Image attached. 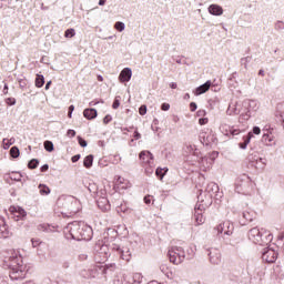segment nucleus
I'll return each mask as SVG.
<instances>
[{
  "label": "nucleus",
  "mask_w": 284,
  "mask_h": 284,
  "mask_svg": "<svg viewBox=\"0 0 284 284\" xmlns=\"http://www.w3.org/2000/svg\"><path fill=\"white\" fill-rule=\"evenodd\" d=\"M186 152L189 154H193L194 156H199V149H196V145L187 144Z\"/></svg>",
  "instance_id": "32"
},
{
  "label": "nucleus",
  "mask_w": 284,
  "mask_h": 284,
  "mask_svg": "<svg viewBox=\"0 0 284 284\" xmlns=\"http://www.w3.org/2000/svg\"><path fill=\"white\" fill-rule=\"evenodd\" d=\"M29 170H37L39 168V160L32 159L28 163Z\"/></svg>",
  "instance_id": "37"
},
{
  "label": "nucleus",
  "mask_w": 284,
  "mask_h": 284,
  "mask_svg": "<svg viewBox=\"0 0 284 284\" xmlns=\"http://www.w3.org/2000/svg\"><path fill=\"white\" fill-rule=\"evenodd\" d=\"M144 203H145L146 205H150V203H152V195H145V196H144Z\"/></svg>",
  "instance_id": "57"
},
{
  "label": "nucleus",
  "mask_w": 284,
  "mask_h": 284,
  "mask_svg": "<svg viewBox=\"0 0 284 284\" xmlns=\"http://www.w3.org/2000/svg\"><path fill=\"white\" fill-rule=\"evenodd\" d=\"M219 103H221V100H219V98H213L209 100V105L212 110H214V108L219 106Z\"/></svg>",
  "instance_id": "38"
},
{
  "label": "nucleus",
  "mask_w": 284,
  "mask_h": 284,
  "mask_svg": "<svg viewBox=\"0 0 284 284\" xmlns=\"http://www.w3.org/2000/svg\"><path fill=\"white\" fill-rule=\"evenodd\" d=\"M195 254L196 253L194 252V248H192V247L186 248V251H185V260L186 261H192V258H194Z\"/></svg>",
  "instance_id": "33"
},
{
  "label": "nucleus",
  "mask_w": 284,
  "mask_h": 284,
  "mask_svg": "<svg viewBox=\"0 0 284 284\" xmlns=\"http://www.w3.org/2000/svg\"><path fill=\"white\" fill-rule=\"evenodd\" d=\"M70 265H71L70 261H63L62 262V268L63 270H70Z\"/></svg>",
  "instance_id": "55"
},
{
  "label": "nucleus",
  "mask_w": 284,
  "mask_h": 284,
  "mask_svg": "<svg viewBox=\"0 0 284 284\" xmlns=\"http://www.w3.org/2000/svg\"><path fill=\"white\" fill-rule=\"evenodd\" d=\"M80 159H81V154H75L71 158V161H72V163H77V162H79Z\"/></svg>",
  "instance_id": "58"
},
{
  "label": "nucleus",
  "mask_w": 284,
  "mask_h": 284,
  "mask_svg": "<svg viewBox=\"0 0 284 284\" xmlns=\"http://www.w3.org/2000/svg\"><path fill=\"white\" fill-rule=\"evenodd\" d=\"M20 155H21V151H19V146H12L10 149L11 159H19Z\"/></svg>",
  "instance_id": "31"
},
{
  "label": "nucleus",
  "mask_w": 284,
  "mask_h": 284,
  "mask_svg": "<svg viewBox=\"0 0 284 284\" xmlns=\"http://www.w3.org/2000/svg\"><path fill=\"white\" fill-rule=\"evenodd\" d=\"M230 134H232V136H236V135L241 134V131L239 129H231Z\"/></svg>",
  "instance_id": "56"
},
{
  "label": "nucleus",
  "mask_w": 284,
  "mask_h": 284,
  "mask_svg": "<svg viewBox=\"0 0 284 284\" xmlns=\"http://www.w3.org/2000/svg\"><path fill=\"white\" fill-rule=\"evenodd\" d=\"M197 201L201 204L195 205L194 219H195L196 225H203V223H205V217L203 216V210H205L206 207H210V205H212V202L210 200V195H209V200L205 201V199H203L202 192L197 195Z\"/></svg>",
  "instance_id": "5"
},
{
  "label": "nucleus",
  "mask_w": 284,
  "mask_h": 284,
  "mask_svg": "<svg viewBox=\"0 0 284 284\" xmlns=\"http://www.w3.org/2000/svg\"><path fill=\"white\" fill-rule=\"evenodd\" d=\"M214 194H215V196H219V184L211 182L207 184V186L205 189V193H204L205 200L204 201H209V199H210L212 202V196H214Z\"/></svg>",
  "instance_id": "11"
},
{
  "label": "nucleus",
  "mask_w": 284,
  "mask_h": 284,
  "mask_svg": "<svg viewBox=\"0 0 284 284\" xmlns=\"http://www.w3.org/2000/svg\"><path fill=\"white\" fill-rule=\"evenodd\" d=\"M112 121V115L108 114L103 118L104 125H108Z\"/></svg>",
  "instance_id": "51"
},
{
  "label": "nucleus",
  "mask_w": 284,
  "mask_h": 284,
  "mask_svg": "<svg viewBox=\"0 0 284 284\" xmlns=\"http://www.w3.org/2000/svg\"><path fill=\"white\" fill-rule=\"evenodd\" d=\"M31 243H32V246H33V247H39V245H41V240H39V239H38V240L32 239V240H31Z\"/></svg>",
  "instance_id": "54"
},
{
  "label": "nucleus",
  "mask_w": 284,
  "mask_h": 284,
  "mask_svg": "<svg viewBox=\"0 0 284 284\" xmlns=\"http://www.w3.org/2000/svg\"><path fill=\"white\" fill-rule=\"evenodd\" d=\"M154 173V169H152V166H148L146 169H145V174L148 175V176H150V174H153Z\"/></svg>",
  "instance_id": "60"
},
{
  "label": "nucleus",
  "mask_w": 284,
  "mask_h": 284,
  "mask_svg": "<svg viewBox=\"0 0 284 284\" xmlns=\"http://www.w3.org/2000/svg\"><path fill=\"white\" fill-rule=\"evenodd\" d=\"M43 85H45V78L41 74H37L36 88H43Z\"/></svg>",
  "instance_id": "28"
},
{
  "label": "nucleus",
  "mask_w": 284,
  "mask_h": 284,
  "mask_svg": "<svg viewBox=\"0 0 284 284\" xmlns=\"http://www.w3.org/2000/svg\"><path fill=\"white\" fill-rule=\"evenodd\" d=\"M170 263L181 265L185 261V250L181 246H173L168 252Z\"/></svg>",
  "instance_id": "7"
},
{
  "label": "nucleus",
  "mask_w": 284,
  "mask_h": 284,
  "mask_svg": "<svg viewBox=\"0 0 284 284\" xmlns=\"http://www.w3.org/2000/svg\"><path fill=\"white\" fill-rule=\"evenodd\" d=\"M217 234H224L225 236H232L234 234V224L230 221H224L215 227Z\"/></svg>",
  "instance_id": "9"
},
{
  "label": "nucleus",
  "mask_w": 284,
  "mask_h": 284,
  "mask_svg": "<svg viewBox=\"0 0 284 284\" xmlns=\"http://www.w3.org/2000/svg\"><path fill=\"white\" fill-rule=\"evenodd\" d=\"M200 141L202 144L204 145H212V143H216V136H214V134L210 133V134H206V133H202L200 135Z\"/></svg>",
  "instance_id": "16"
},
{
  "label": "nucleus",
  "mask_w": 284,
  "mask_h": 284,
  "mask_svg": "<svg viewBox=\"0 0 284 284\" xmlns=\"http://www.w3.org/2000/svg\"><path fill=\"white\" fill-rule=\"evenodd\" d=\"M168 172V169H161V168H158L155 170V175L158 176V179H163V176H165V173Z\"/></svg>",
  "instance_id": "39"
},
{
  "label": "nucleus",
  "mask_w": 284,
  "mask_h": 284,
  "mask_svg": "<svg viewBox=\"0 0 284 284\" xmlns=\"http://www.w3.org/2000/svg\"><path fill=\"white\" fill-rule=\"evenodd\" d=\"M212 88V81L207 80L204 84L197 87L194 91L195 97H201V94H205L207 90Z\"/></svg>",
  "instance_id": "19"
},
{
  "label": "nucleus",
  "mask_w": 284,
  "mask_h": 284,
  "mask_svg": "<svg viewBox=\"0 0 284 284\" xmlns=\"http://www.w3.org/2000/svg\"><path fill=\"white\" fill-rule=\"evenodd\" d=\"M12 233L8 229V224H6V220L0 219V239H10Z\"/></svg>",
  "instance_id": "14"
},
{
  "label": "nucleus",
  "mask_w": 284,
  "mask_h": 284,
  "mask_svg": "<svg viewBox=\"0 0 284 284\" xmlns=\"http://www.w3.org/2000/svg\"><path fill=\"white\" fill-rule=\"evenodd\" d=\"M252 61V57L247 55L241 59V65H244L245 70H247V63Z\"/></svg>",
  "instance_id": "41"
},
{
  "label": "nucleus",
  "mask_w": 284,
  "mask_h": 284,
  "mask_svg": "<svg viewBox=\"0 0 284 284\" xmlns=\"http://www.w3.org/2000/svg\"><path fill=\"white\" fill-rule=\"evenodd\" d=\"M276 258H278V253L273 248L266 247L262 252V261L264 263H276Z\"/></svg>",
  "instance_id": "10"
},
{
  "label": "nucleus",
  "mask_w": 284,
  "mask_h": 284,
  "mask_svg": "<svg viewBox=\"0 0 284 284\" xmlns=\"http://www.w3.org/2000/svg\"><path fill=\"white\" fill-rule=\"evenodd\" d=\"M247 236L252 243H255V245H270L274 239V235H272L270 231L264 227L258 229V226L251 229Z\"/></svg>",
  "instance_id": "3"
},
{
  "label": "nucleus",
  "mask_w": 284,
  "mask_h": 284,
  "mask_svg": "<svg viewBox=\"0 0 284 284\" xmlns=\"http://www.w3.org/2000/svg\"><path fill=\"white\" fill-rule=\"evenodd\" d=\"M275 30L278 32L281 30H284V22L281 20H277L274 24Z\"/></svg>",
  "instance_id": "43"
},
{
  "label": "nucleus",
  "mask_w": 284,
  "mask_h": 284,
  "mask_svg": "<svg viewBox=\"0 0 284 284\" xmlns=\"http://www.w3.org/2000/svg\"><path fill=\"white\" fill-rule=\"evenodd\" d=\"M120 105H121V101L119 100V97H116L113 101L112 108L113 110H119Z\"/></svg>",
  "instance_id": "47"
},
{
  "label": "nucleus",
  "mask_w": 284,
  "mask_h": 284,
  "mask_svg": "<svg viewBox=\"0 0 284 284\" xmlns=\"http://www.w3.org/2000/svg\"><path fill=\"white\" fill-rule=\"evenodd\" d=\"M39 190H40V194L41 196H48V194H50V187L45 184H39Z\"/></svg>",
  "instance_id": "30"
},
{
  "label": "nucleus",
  "mask_w": 284,
  "mask_h": 284,
  "mask_svg": "<svg viewBox=\"0 0 284 284\" xmlns=\"http://www.w3.org/2000/svg\"><path fill=\"white\" fill-rule=\"evenodd\" d=\"M196 104H195V102H191L190 103V110H191V112H196Z\"/></svg>",
  "instance_id": "63"
},
{
  "label": "nucleus",
  "mask_w": 284,
  "mask_h": 284,
  "mask_svg": "<svg viewBox=\"0 0 284 284\" xmlns=\"http://www.w3.org/2000/svg\"><path fill=\"white\" fill-rule=\"evenodd\" d=\"M83 116L84 119H88V121H92L99 116V113L97 112V109H85L83 111Z\"/></svg>",
  "instance_id": "21"
},
{
  "label": "nucleus",
  "mask_w": 284,
  "mask_h": 284,
  "mask_svg": "<svg viewBox=\"0 0 284 284\" xmlns=\"http://www.w3.org/2000/svg\"><path fill=\"white\" fill-rule=\"evenodd\" d=\"M78 143L81 148H88V141L81 136H78Z\"/></svg>",
  "instance_id": "45"
},
{
  "label": "nucleus",
  "mask_w": 284,
  "mask_h": 284,
  "mask_svg": "<svg viewBox=\"0 0 284 284\" xmlns=\"http://www.w3.org/2000/svg\"><path fill=\"white\" fill-rule=\"evenodd\" d=\"M161 110L163 111V112H168V110H170V103H162L161 104Z\"/></svg>",
  "instance_id": "53"
},
{
  "label": "nucleus",
  "mask_w": 284,
  "mask_h": 284,
  "mask_svg": "<svg viewBox=\"0 0 284 284\" xmlns=\"http://www.w3.org/2000/svg\"><path fill=\"white\" fill-rule=\"evenodd\" d=\"M130 284H133V283H138V284H141L143 283V275L141 273H134L132 275V282H129Z\"/></svg>",
  "instance_id": "29"
},
{
  "label": "nucleus",
  "mask_w": 284,
  "mask_h": 284,
  "mask_svg": "<svg viewBox=\"0 0 284 284\" xmlns=\"http://www.w3.org/2000/svg\"><path fill=\"white\" fill-rule=\"evenodd\" d=\"M199 123H200V125H206V123H207V118H201V119L199 120Z\"/></svg>",
  "instance_id": "64"
},
{
  "label": "nucleus",
  "mask_w": 284,
  "mask_h": 284,
  "mask_svg": "<svg viewBox=\"0 0 284 284\" xmlns=\"http://www.w3.org/2000/svg\"><path fill=\"white\" fill-rule=\"evenodd\" d=\"M59 203H63L65 210H70V205H72V203H74V197H72V196L61 197L59 200Z\"/></svg>",
  "instance_id": "24"
},
{
  "label": "nucleus",
  "mask_w": 284,
  "mask_h": 284,
  "mask_svg": "<svg viewBox=\"0 0 284 284\" xmlns=\"http://www.w3.org/2000/svg\"><path fill=\"white\" fill-rule=\"evenodd\" d=\"M116 211L118 212H122L123 214H130L131 210L130 207H128V204H120L118 207H116Z\"/></svg>",
  "instance_id": "35"
},
{
  "label": "nucleus",
  "mask_w": 284,
  "mask_h": 284,
  "mask_svg": "<svg viewBox=\"0 0 284 284\" xmlns=\"http://www.w3.org/2000/svg\"><path fill=\"white\" fill-rule=\"evenodd\" d=\"M97 204H98L99 210H101L102 212H110V210H111L110 201L106 200V197H100L97 201Z\"/></svg>",
  "instance_id": "18"
},
{
  "label": "nucleus",
  "mask_w": 284,
  "mask_h": 284,
  "mask_svg": "<svg viewBox=\"0 0 284 284\" xmlns=\"http://www.w3.org/2000/svg\"><path fill=\"white\" fill-rule=\"evenodd\" d=\"M10 212L14 219V221H23L26 216H28V212L21 206H11Z\"/></svg>",
  "instance_id": "12"
},
{
  "label": "nucleus",
  "mask_w": 284,
  "mask_h": 284,
  "mask_svg": "<svg viewBox=\"0 0 284 284\" xmlns=\"http://www.w3.org/2000/svg\"><path fill=\"white\" fill-rule=\"evenodd\" d=\"M114 28L118 32H123V30H125V23L118 21L115 22Z\"/></svg>",
  "instance_id": "40"
},
{
  "label": "nucleus",
  "mask_w": 284,
  "mask_h": 284,
  "mask_svg": "<svg viewBox=\"0 0 284 284\" xmlns=\"http://www.w3.org/2000/svg\"><path fill=\"white\" fill-rule=\"evenodd\" d=\"M19 85L21 90H26L28 88V79L23 78L19 80Z\"/></svg>",
  "instance_id": "44"
},
{
  "label": "nucleus",
  "mask_w": 284,
  "mask_h": 284,
  "mask_svg": "<svg viewBox=\"0 0 284 284\" xmlns=\"http://www.w3.org/2000/svg\"><path fill=\"white\" fill-rule=\"evenodd\" d=\"M77 34V32L74 31V29H67L64 32V37L67 39H72V37H74Z\"/></svg>",
  "instance_id": "42"
},
{
  "label": "nucleus",
  "mask_w": 284,
  "mask_h": 284,
  "mask_svg": "<svg viewBox=\"0 0 284 284\" xmlns=\"http://www.w3.org/2000/svg\"><path fill=\"white\" fill-rule=\"evenodd\" d=\"M43 145L47 152H54V143H52V141L47 140L44 141Z\"/></svg>",
  "instance_id": "34"
},
{
  "label": "nucleus",
  "mask_w": 284,
  "mask_h": 284,
  "mask_svg": "<svg viewBox=\"0 0 284 284\" xmlns=\"http://www.w3.org/2000/svg\"><path fill=\"white\" fill-rule=\"evenodd\" d=\"M256 110V101L245 100L242 104L235 103L230 104L227 109V114H241L243 119H250V110Z\"/></svg>",
  "instance_id": "4"
},
{
  "label": "nucleus",
  "mask_w": 284,
  "mask_h": 284,
  "mask_svg": "<svg viewBox=\"0 0 284 284\" xmlns=\"http://www.w3.org/2000/svg\"><path fill=\"white\" fill-rule=\"evenodd\" d=\"M242 216L245 221H247L248 223H252V221H254V219H256V213H254L253 211H251V212L244 211L242 213Z\"/></svg>",
  "instance_id": "27"
},
{
  "label": "nucleus",
  "mask_w": 284,
  "mask_h": 284,
  "mask_svg": "<svg viewBox=\"0 0 284 284\" xmlns=\"http://www.w3.org/2000/svg\"><path fill=\"white\" fill-rule=\"evenodd\" d=\"M48 284H70V282L64 281V280H59V281H50L49 280Z\"/></svg>",
  "instance_id": "48"
},
{
  "label": "nucleus",
  "mask_w": 284,
  "mask_h": 284,
  "mask_svg": "<svg viewBox=\"0 0 284 284\" xmlns=\"http://www.w3.org/2000/svg\"><path fill=\"white\" fill-rule=\"evenodd\" d=\"M94 163V155L89 154L84 158L83 166L87 168V170H90Z\"/></svg>",
  "instance_id": "25"
},
{
  "label": "nucleus",
  "mask_w": 284,
  "mask_h": 284,
  "mask_svg": "<svg viewBox=\"0 0 284 284\" xmlns=\"http://www.w3.org/2000/svg\"><path fill=\"white\" fill-rule=\"evenodd\" d=\"M39 232H47L48 231V224H40L38 225Z\"/></svg>",
  "instance_id": "52"
},
{
  "label": "nucleus",
  "mask_w": 284,
  "mask_h": 284,
  "mask_svg": "<svg viewBox=\"0 0 284 284\" xmlns=\"http://www.w3.org/2000/svg\"><path fill=\"white\" fill-rule=\"evenodd\" d=\"M252 190V180L246 175L243 174L235 181V192L237 194H250V191Z\"/></svg>",
  "instance_id": "6"
},
{
  "label": "nucleus",
  "mask_w": 284,
  "mask_h": 284,
  "mask_svg": "<svg viewBox=\"0 0 284 284\" xmlns=\"http://www.w3.org/2000/svg\"><path fill=\"white\" fill-rule=\"evenodd\" d=\"M139 156L143 165H150L154 161V155L150 151H142Z\"/></svg>",
  "instance_id": "15"
},
{
  "label": "nucleus",
  "mask_w": 284,
  "mask_h": 284,
  "mask_svg": "<svg viewBox=\"0 0 284 284\" xmlns=\"http://www.w3.org/2000/svg\"><path fill=\"white\" fill-rule=\"evenodd\" d=\"M207 252L210 263L219 265V263H221V251H219V248H209Z\"/></svg>",
  "instance_id": "13"
},
{
  "label": "nucleus",
  "mask_w": 284,
  "mask_h": 284,
  "mask_svg": "<svg viewBox=\"0 0 284 284\" xmlns=\"http://www.w3.org/2000/svg\"><path fill=\"white\" fill-rule=\"evenodd\" d=\"M64 233L65 239L73 241H92L93 231L92 226L83 222H72L67 225Z\"/></svg>",
  "instance_id": "2"
},
{
  "label": "nucleus",
  "mask_w": 284,
  "mask_h": 284,
  "mask_svg": "<svg viewBox=\"0 0 284 284\" xmlns=\"http://www.w3.org/2000/svg\"><path fill=\"white\" fill-rule=\"evenodd\" d=\"M139 113L141 114V116H145V114H148V106L145 104H142L139 109Z\"/></svg>",
  "instance_id": "46"
},
{
  "label": "nucleus",
  "mask_w": 284,
  "mask_h": 284,
  "mask_svg": "<svg viewBox=\"0 0 284 284\" xmlns=\"http://www.w3.org/2000/svg\"><path fill=\"white\" fill-rule=\"evenodd\" d=\"M3 143V149L4 150H9L10 149V145H14V138H11V139H3L2 141Z\"/></svg>",
  "instance_id": "36"
},
{
  "label": "nucleus",
  "mask_w": 284,
  "mask_h": 284,
  "mask_svg": "<svg viewBox=\"0 0 284 284\" xmlns=\"http://www.w3.org/2000/svg\"><path fill=\"white\" fill-rule=\"evenodd\" d=\"M7 105H17V99L14 98H8L6 100Z\"/></svg>",
  "instance_id": "49"
},
{
  "label": "nucleus",
  "mask_w": 284,
  "mask_h": 284,
  "mask_svg": "<svg viewBox=\"0 0 284 284\" xmlns=\"http://www.w3.org/2000/svg\"><path fill=\"white\" fill-rule=\"evenodd\" d=\"M209 12L213 16V17H221L223 14V7L219 6V4H211L209 7Z\"/></svg>",
  "instance_id": "20"
},
{
  "label": "nucleus",
  "mask_w": 284,
  "mask_h": 284,
  "mask_svg": "<svg viewBox=\"0 0 284 284\" xmlns=\"http://www.w3.org/2000/svg\"><path fill=\"white\" fill-rule=\"evenodd\" d=\"M251 134H261V128L254 126Z\"/></svg>",
  "instance_id": "61"
},
{
  "label": "nucleus",
  "mask_w": 284,
  "mask_h": 284,
  "mask_svg": "<svg viewBox=\"0 0 284 284\" xmlns=\"http://www.w3.org/2000/svg\"><path fill=\"white\" fill-rule=\"evenodd\" d=\"M250 141H252V133H247V135L243 136V142L239 143V148L246 150L247 145H250Z\"/></svg>",
  "instance_id": "23"
},
{
  "label": "nucleus",
  "mask_w": 284,
  "mask_h": 284,
  "mask_svg": "<svg viewBox=\"0 0 284 284\" xmlns=\"http://www.w3.org/2000/svg\"><path fill=\"white\" fill-rule=\"evenodd\" d=\"M67 136H69L70 139H74V136H77V131L69 129L67 131Z\"/></svg>",
  "instance_id": "50"
},
{
  "label": "nucleus",
  "mask_w": 284,
  "mask_h": 284,
  "mask_svg": "<svg viewBox=\"0 0 284 284\" xmlns=\"http://www.w3.org/2000/svg\"><path fill=\"white\" fill-rule=\"evenodd\" d=\"M48 170H50V165H48V164H43V165L40 168V172H48Z\"/></svg>",
  "instance_id": "62"
},
{
  "label": "nucleus",
  "mask_w": 284,
  "mask_h": 284,
  "mask_svg": "<svg viewBox=\"0 0 284 284\" xmlns=\"http://www.w3.org/2000/svg\"><path fill=\"white\" fill-rule=\"evenodd\" d=\"M132 79V69L130 68H124L119 75V81L121 83H128Z\"/></svg>",
  "instance_id": "17"
},
{
  "label": "nucleus",
  "mask_w": 284,
  "mask_h": 284,
  "mask_svg": "<svg viewBox=\"0 0 284 284\" xmlns=\"http://www.w3.org/2000/svg\"><path fill=\"white\" fill-rule=\"evenodd\" d=\"M11 181H17V182H21V173H19V175H11Z\"/></svg>",
  "instance_id": "59"
},
{
  "label": "nucleus",
  "mask_w": 284,
  "mask_h": 284,
  "mask_svg": "<svg viewBox=\"0 0 284 284\" xmlns=\"http://www.w3.org/2000/svg\"><path fill=\"white\" fill-rule=\"evenodd\" d=\"M4 267H8L11 281H23L28 275V266L23 264V257L17 252L4 260Z\"/></svg>",
  "instance_id": "1"
},
{
  "label": "nucleus",
  "mask_w": 284,
  "mask_h": 284,
  "mask_svg": "<svg viewBox=\"0 0 284 284\" xmlns=\"http://www.w3.org/2000/svg\"><path fill=\"white\" fill-rule=\"evenodd\" d=\"M80 276H82V278H95L97 270H83L80 272Z\"/></svg>",
  "instance_id": "22"
},
{
  "label": "nucleus",
  "mask_w": 284,
  "mask_h": 284,
  "mask_svg": "<svg viewBox=\"0 0 284 284\" xmlns=\"http://www.w3.org/2000/svg\"><path fill=\"white\" fill-rule=\"evenodd\" d=\"M111 252L113 254H116V256H119L122 261H125L126 263H130V261H132V252L130 251V247H128V246L112 244Z\"/></svg>",
  "instance_id": "8"
},
{
  "label": "nucleus",
  "mask_w": 284,
  "mask_h": 284,
  "mask_svg": "<svg viewBox=\"0 0 284 284\" xmlns=\"http://www.w3.org/2000/svg\"><path fill=\"white\" fill-rule=\"evenodd\" d=\"M274 141V135H272V131H268L266 133H263L262 142L265 143V145H270Z\"/></svg>",
  "instance_id": "26"
}]
</instances>
